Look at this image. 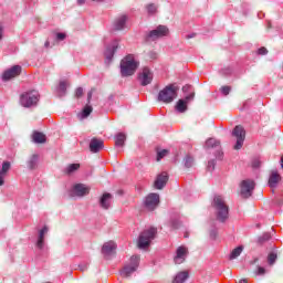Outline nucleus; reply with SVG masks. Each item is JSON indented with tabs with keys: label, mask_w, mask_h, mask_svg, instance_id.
<instances>
[{
	"label": "nucleus",
	"mask_w": 283,
	"mask_h": 283,
	"mask_svg": "<svg viewBox=\"0 0 283 283\" xmlns=\"http://www.w3.org/2000/svg\"><path fill=\"white\" fill-rule=\"evenodd\" d=\"M212 206L217 211V220L219 222H227L229 219V206L227 201L221 196H214Z\"/></svg>",
	"instance_id": "nucleus-1"
},
{
	"label": "nucleus",
	"mask_w": 283,
	"mask_h": 283,
	"mask_svg": "<svg viewBox=\"0 0 283 283\" xmlns=\"http://www.w3.org/2000/svg\"><path fill=\"white\" fill-rule=\"evenodd\" d=\"M138 70V62L134 60V55H127L120 62L122 76H132Z\"/></svg>",
	"instance_id": "nucleus-2"
},
{
	"label": "nucleus",
	"mask_w": 283,
	"mask_h": 283,
	"mask_svg": "<svg viewBox=\"0 0 283 283\" xmlns=\"http://www.w3.org/2000/svg\"><path fill=\"white\" fill-rule=\"evenodd\" d=\"M178 98V86L170 84L161 90L158 94V101L161 103H174V99Z\"/></svg>",
	"instance_id": "nucleus-3"
},
{
	"label": "nucleus",
	"mask_w": 283,
	"mask_h": 283,
	"mask_svg": "<svg viewBox=\"0 0 283 283\" xmlns=\"http://www.w3.org/2000/svg\"><path fill=\"white\" fill-rule=\"evenodd\" d=\"M156 233H158V230L156 228H150L148 230L143 231L138 238V248L147 249V247L151 244V240L156 238Z\"/></svg>",
	"instance_id": "nucleus-4"
},
{
	"label": "nucleus",
	"mask_w": 283,
	"mask_h": 283,
	"mask_svg": "<svg viewBox=\"0 0 283 283\" xmlns=\"http://www.w3.org/2000/svg\"><path fill=\"white\" fill-rule=\"evenodd\" d=\"M232 136L237 138V143L233 146V149H235L237 151L242 149L244 140L247 138V130H244V127L242 125H237L232 130Z\"/></svg>",
	"instance_id": "nucleus-5"
},
{
	"label": "nucleus",
	"mask_w": 283,
	"mask_h": 283,
	"mask_svg": "<svg viewBox=\"0 0 283 283\" xmlns=\"http://www.w3.org/2000/svg\"><path fill=\"white\" fill-rule=\"evenodd\" d=\"M20 103L22 107H32V105H36V103H39V92L32 91L23 93L20 96Z\"/></svg>",
	"instance_id": "nucleus-6"
},
{
	"label": "nucleus",
	"mask_w": 283,
	"mask_h": 283,
	"mask_svg": "<svg viewBox=\"0 0 283 283\" xmlns=\"http://www.w3.org/2000/svg\"><path fill=\"white\" fill-rule=\"evenodd\" d=\"M255 189V181L251 179L242 180L240 184V195L242 198H251Z\"/></svg>",
	"instance_id": "nucleus-7"
},
{
	"label": "nucleus",
	"mask_w": 283,
	"mask_h": 283,
	"mask_svg": "<svg viewBox=\"0 0 283 283\" xmlns=\"http://www.w3.org/2000/svg\"><path fill=\"white\" fill-rule=\"evenodd\" d=\"M138 262H140V256L138 255H133L130 258V264L125 265L124 269L120 271L122 277H129L136 269H138Z\"/></svg>",
	"instance_id": "nucleus-8"
},
{
	"label": "nucleus",
	"mask_w": 283,
	"mask_h": 283,
	"mask_svg": "<svg viewBox=\"0 0 283 283\" xmlns=\"http://www.w3.org/2000/svg\"><path fill=\"white\" fill-rule=\"evenodd\" d=\"M169 34V29L166 25H159L156 30H153L148 34V39L150 41H156L157 39H163V36H167Z\"/></svg>",
	"instance_id": "nucleus-9"
},
{
	"label": "nucleus",
	"mask_w": 283,
	"mask_h": 283,
	"mask_svg": "<svg viewBox=\"0 0 283 283\" xmlns=\"http://www.w3.org/2000/svg\"><path fill=\"white\" fill-rule=\"evenodd\" d=\"M153 81H154V73H151V70H149V67L145 66L142 71V73L139 74L140 85H143L145 87V86L151 84Z\"/></svg>",
	"instance_id": "nucleus-10"
},
{
	"label": "nucleus",
	"mask_w": 283,
	"mask_h": 283,
	"mask_svg": "<svg viewBox=\"0 0 283 283\" xmlns=\"http://www.w3.org/2000/svg\"><path fill=\"white\" fill-rule=\"evenodd\" d=\"M160 203V196L158 193H150L146 197L145 207L148 211H154Z\"/></svg>",
	"instance_id": "nucleus-11"
},
{
	"label": "nucleus",
	"mask_w": 283,
	"mask_h": 283,
	"mask_svg": "<svg viewBox=\"0 0 283 283\" xmlns=\"http://www.w3.org/2000/svg\"><path fill=\"white\" fill-rule=\"evenodd\" d=\"M21 75V66L14 65L11 69L4 71L2 74V81H11V78H17Z\"/></svg>",
	"instance_id": "nucleus-12"
},
{
	"label": "nucleus",
	"mask_w": 283,
	"mask_h": 283,
	"mask_svg": "<svg viewBox=\"0 0 283 283\" xmlns=\"http://www.w3.org/2000/svg\"><path fill=\"white\" fill-rule=\"evenodd\" d=\"M187 255H189V250L181 245L177 248L176 255L174 258L175 264H182L185 260H187Z\"/></svg>",
	"instance_id": "nucleus-13"
},
{
	"label": "nucleus",
	"mask_w": 283,
	"mask_h": 283,
	"mask_svg": "<svg viewBox=\"0 0 283 283\" xmlns=\"http://www.w3.org/2000/svg\"><path fill=\"white\" fill-rule=\"evenodd\" d=\"M102 253L107 258V255H113V253H116V242L114 241H107L102 247Z\"/></svg>",
	"instance_id": "nucleus-14"
},
{
	"label": "nucleus",
	"mask_w": 283,
	"mask_h": 283,
	"mask_svg": "<svg viewBox=\"0 0 283 283\" xmlns=\"http://www.w3.org/2000/svg\"><path fill=\"white\" fill-rule=\"evenodd\" d=\"M168 181H169V175H167V172H161L160 175L157 176V179L155 180L154 186L157 189H163Z\"/></svg>",
	"instance_id": "nucleus-15"
},
{
	"label": "nucleus",
	"mask_w": 283,
	"mask_h": 283,
	"mask_svg": "<svg viewBox=\"0 0 283 283\" xmlns=\"http://www.w3.org/2000/svg\"><path fill=\"white\" fill-rule=\"evenodd\" d=\"M91 188L85 186L84 184H77L74 186V193L78 196V198H83V196L90 195Z\"/></svg>",
	"instance_id": "nucleus-16"
},
{
	"label": "nucleus",
	"mask_w": 283,
	"mask_h": 283,
	"mask_svg": "<svg viewBox=\"0 0 283 283\" xmlns=\"http://www.w3.org/2000/svg\"><path fill=\"white\" fill-rule=\"evenodd\" d=\"M112 193L109 192H105L102 195V197L99 198V206L102 207V209H109V207H112Z\"/></svg>",
	"instance_id": "nucleus-17"
},
{
	"label": "nucleus",
	"mask_w": 283,
	"mask_h": 283,
	"mask_svg": "<svg viewBox=\"0 0 283 283\" xmlns=\"http://www.w3.org/2000/svg\"><path fill=\"white\" fill-rule=\"evenodd\" d=\"M31 138L33 143H35L36 145H43L48 142V137L42 132H39V130H34L32 133Z\"/></svg>",
	"instance_id": "nucleus-18"
},
{
	"label": "nucleus",
	"mask_w": 283,
	"mask_h": 283,
	"mask_svg": "<svg viewBox=\"0 0 283 283\" xmlns=\"http://www.w3.org/2000/svg\"><path fill=\"white\" fill-rule=\"evenodd\" d=\"M101 149H103V139H98V138L91 139L90 151H92V154H98Z\"/></svg>",
	"instance_id": "nucleus-19"
},
{
	"label": "nucleus",
	"mask_w": 283,
	"mask_h": 283,
	"mask_svg": "<svg viewBox=\"0 0 283 283\" xmlns=\"http://www.w3.org/2000/svg\"><path fill=\"white\" fill-rule=\"evenodd\" d=\"M281 180H282V177L280 176V174L273 170L269 178V185L273 189V187H277V182H280Z\"/></svg>",
	"instance_id": "nucleus-20"
},
{
	"label": "nucleus",
	"mask_w": 283,
	"mask_h": 283,
	"mask_svg": "<svg viewBox=\"0 0 283 283\" xmlns=\"http://www.w3.org/2000/svg\"><path fill=\"white\" fill-rule=\"evenodd\" d=\"M187 280H189V272L181 271L175 275L172 283H185Z\"/></svg>",
	"instance_id": "nucleus-21"
},
{
	"label": "nucleus",
	"mask_w": 283,
	"mask_h": 283,
	"mask_svg": "<svg viewBox=\"0 0 283 283\" xmlns=\"http://www.w3.org/2000/svg\"><path fill=\"white\" fill-rule=\"evenodd\" d=\"M125 23H127V15H119L114 22L115 30H123L125 28Z\"/></svg>",
	"instance_id": "nucleus-22"
},
{
	"label": "nucleus",
	"mask_w": 283,
	"mask_h": 283,
	"mask_svg": "<svg viewBox=\"0 0 283 283\" xmlns=\"http://www.w3.org/2000/svg\"><path fill=\"white\" fill-rule=\"evenodd\" d=\"M38 163H39V156L36 154H33L29 157L27 161V167L31 170L36 169Z\"/></svg>",
	"instance_id": "nucleus-23"
},
{
	"label": "nucleus",
	"mask_w": 283,
	"mask_h": 283,
	"mask_svg": "<svg viewBox=\"0 0 283 283\" xmlns=\"http://www.w3.org/2000/svg\"><path fill=\"white\" fill-rule=\"evenodd\" d=\"M118 50V44H114L113 46H109L105 51V57L107 61H112L114 59V54H116V51Z\"/></svg>",
	"instance_id": "nucleus-24"
},
{
	"label": "nucleus",
	"mask_w": 283,
	"mask_h": 283,
	"mask_svg": "<svg viewBox=\"0 0 283 283\" xmlns=\"http://www.w3.org/2000/svg\"><path fill=\"white\" fill-rule=\"evenodd\" d=\"M45 233H48V227H44L42 230H40L39 239L36 242L38 249H43V242L45 240Z\"/></svg>",
	"instance_id": "nucleus-25"
},
{
	"label": "nucleus",
	"mask_w": 283,
	"mask_h": 283,
	"mask_svg": "<svg viewBox=\"0 0 283 283\" xmlns=\"http://www.w3.org/2000/svg\"><path fill=\"white\" fill-rule=\"evenodd\" d=\"M78 169H81V164H70L66 166L64 174L72 176V174H74V171H78Z\"/></svg>",
	"instance_id": "nucleus-26"
},
{
	"label": "nucleus",
	"mask_w": 283,
	"mask_h": 283,
	"mask_svg": "<svg viewBox=\"0 0 283 283\" xmlns=\"http://www.w3.org/2000/svg\"><path fill=\"white\" fill-rule=\"evenodd\" d=\"M125 140H127V136L123 133L117 134L115 137V145L117 147H125Z\"/></svg>",
	"instance_id": "nucleus-27"
},
{
	"label": "nucleus",
	"mask_w": 283,
	"mask_h": 283,
	"mask_svg": "<svg viewBox=\"0 0 283 283\" xmlns=\"http://www.w3.org/2000/svg\"><path fill=\"white\" fill-rule=\"evenodd\" d=\"M176 109L180 114H184V112H187V102L185 99H179L177 102Z\"/></svg>",
	"instance_id": "nucleus-28"
},
{
	"label": "nucleus",
	"mask_w": 283,
	"mask_h": 283,
	"mask_svg": "<svg viewBox=\"0 0 283 283\" xmlns=\"http://www.w3.org/2000/svg\"><path fill=\"white\" fill-rule=\"evenodd\" d=\"M242 251H243L242 247H238L233 249L232 252L230 253V260H235L237 258H240V255L242 254Z\"/></svg>",
	"instance_id": "nucleus-29"
},
{
	"label": "nucleus",
	"mask_w": 283,
	"mask_h": 283,
	"mask_svg": "<svg viewBox=\"0 0 283 283\" xmlns=\"http://www.w3.org/2000/svg\"><path fill=\"white\" fill-rule=\"evenodd\" d=\"M220 146V142H218L217 139L214 138H209L207 142H206V147L208 149H211V147H219Z\"/></svg>",
	"instance_id": "nucleus-30"
},
{
	"label": "nucleus",
	"mask_w": 283,
	"mask_h": 283,
	"mask_svg": "<svg viewBox=\"0 0 283 283\" xmlns=\"http://www.w3.org/2000/svg\"><path fill=\"white\" fill-rule=\"evenodd\" d=\"M184 165H185L186 169H191V167H193V159L189 156H186L184 158Z\"/></svg>",
	"instance_id": "nucleus-31"
},
{
	"label": "nucleus",
	"mask_w": 283,
	"mask_h": 283,
	"mask_svg": "<svg viewBox=\"0 0 283 283\" xmlns=\"http://www.w3.org/2000/svg\"><path fill=\"white\" fill-rule=\"evenodd\" d=\"M276 260H277V253L272 252L268 255V262H269L270 266H273V264H275Z\"/></svg>",
	"instance_id": "nucleus-32"
},
{
	"label": "nucleus",
	"mask_w": 283,
	"mask_h": 283,
	"mask_svg": "<svg viewBox=\"0 0 283 283\" xmlns=\"http://www.w3.org/2000/svg\"><path fill=\"white\" fill-rule=\"evenodd\" d=\"M146 8H147L148 14H156V12L158 10L156 4H154V3L148 4Z\"/></svg>",
	"instance_id": "nucleus-33"
},
{
	"label": "nucleus",
	"mask_w": 283,
	"mask_h": 283,
	"mask_svg": "<svg viewBox=\"0 0 283 283\" xmlns=\"http://www.w3.org/2000/svg\"><path fill=\"white\" fill-rule=\"evenodd\" d=\"M59 91L62 92V94H65V92H67V81L60 82Z\"/></svg>",
	"instance_id": "nucleus-34"
},
{
	"label": "nucleus",
	"mask_w": 283,
	"mask_h": 283,
	"mask_svg": "<svg viewBox=\"0 0 283 283\" xmlns=\"http://www.w3.org/2000/svg\"><path fill=\"white\" fill-rule=\"evenodd\" d=\"M92 106H86L84 109H83V113H82V116L83 118H87V116H90V114H92Z\"/></svg>",
	"instance_id": "nucleus-35"
},
{
	"label": "nucleus",
	"mask_w": 283,
	"mask_h": 283,
	"mask_svg": "<svg viewBox=\"0 0 283 283\" xmlns=\"http://www.w3.org/2000/svg\"><path fill=\"white\" fill-rule=\"evenodd\" d=\"M167 154H169V150H167V149L160 150V151L157 154V160H158V161L163 160V158H165V156H167Z\"/></svg>",
	"instance_id": "nucleus-36"
},
{
	"label": "nucleus",
	"mask_w": 283,
	"mask_h": 283,
	"mask_svg": "<svg viewBox=\"0 0 283 283\" xmlns=\"http://www.w3.org/2000/svg\"><path fill=\"white\" fill-rule=\"evenodd\" d=\"M8 171H10V161H4L2 164L1 174H8Z\"/></svg>",
	"instance_id": "nucleus-37"
},
{
	"label": "nucleus",
	"mask_w": 283,
	"mask_h": 283,
	"mask_svg": "<svg viewBox=\"0 0 283 283\" xmlns=\"http://www.w3.org/2000/svg\"><path fill=\"white\" fill-rule=\"evenodd\" d=\"M220 90L223 96H229V94L231 93V86H222Z\"/></svg>",
	"instance_id": "nucleus-38"
},
{
	"label": "nucleus",
	"mask_w": 283,
	"mask_h": 283,
	"mask_svg": "<svg viewBox=\"0 0 283 283\" xmlns=\"http://www.w3.org/2000/svg\"><path fill=\"white\" fill-rule=\"evenodd\" d=\"M269 240H271V234L265 233L262 237L259 238V242H269Z\"/></svg>",
	"instance_id": "nucleus-39"
},
{
	"label": "nucleus",
	"mask_w": 283,
	"mask_h": 283,
	"mask_svg": "<svg viewBox=\"0 0 283 283\" xmlns=\"http://www.w3.org/2000/svg\"><path fill=\"white\" fill-rule=\"evenodd\" d=\"M208 169L210 171H213V169H216V160L208 161Z\"/></svg>",
	"instance_id": "nucleus-40"
},
{
	"label": "nucleus",
	"mask_w": 283,
	"mask_h": 283,
	"mask_svg": "<svg viewBox=\"0 0 283 283\" xmlns=\"http://www.w3.org/2000/svg\"><path fill=\"white\" fill-rule=\"evenodd\" d=\"M76 98H81L83 96V87H77L75 91Z\"/></svg>",
	"instance_id": "nucleus-41"
},
{
	"label": "nucleus",
	"mask_w": 283,
	"mask_h": 283,
	"mask_svg": "<svg viewBox=\"0 0 283 283\" xmlns=\"http://www.w3.org/2000/svg\"><path fill=\"white\" fill-rule=\"evenodd\" d=\"M94 92H96V88H91V91L88 92V94H87V101H88V103L92 101V94H94Z\"/></svg>",
	"instance_id": "nucleus-42"
},
{
	"label": "nucleus",
	"mask_w": 283,
	"mask_h": 283,
	"mask_svg": "<svg viewBox=\"0 0 283 283\" xmlns=\"http://www.w3.org/2000/svg\"><path fill=\"white\" fill-rule=\"evenodd\" d=\"M264 273H266V270L262 266L258 268V275H264Z\"/></svg>",
	"instance_id": "nucleus-43"
},
{
	"label": "nucleus",
	"mask_w": 283,
	"mask_h": 283,
	"mask_svg": "<svg viewBox=\"0 0 283 283\" xmlns=\"http://www.w3.org/2000/svg\"><path fill=\"white\" fill-rule=\"evenodd\" d=\"M259 54L261 55L269 54V50H266V48H261L259 49Z\"/></svg>",
	"instance_id": "nucleus-44"
},
{
	"label": "nucleus",
	"mask_w": 283,
	"mask_h": 283,
	"mask_svg": "<svg viewBox=\"0 0 283 283\" xmlns=\"http://www.w3.org/2000/svg\"><path fill=\"white\" fill-rule=\"evenodd\" d=\"M56 39H57L59 41H64V39H65V33H57V34H56Z\"/></svg>",
	"instance_id": "nucleus-45"
},
{
	"label": "nucleus",
	"mask_w": 283,
	"mask_h": 283,
	"mask_svg": "<svg viewBox=\"0 0 283 283\" xmlns=\"http://www.w3.org/2000/svg\"><path fill=\"white\" fill-rule=\"evenodd\" d=\"M193 96H196V94H190V95H188V96H186V103H189V101H193Z\"/></svg>",
	"instance_id": "nucleus-46"
},
{
	"label": "nucleus",
	"mask_w": 283,
	"mask_h": 283,
	"mask_svg": "<svg viewBox=\"0 0 283 283\" xmlns=\"http://www.w3.org/2000/svg\"><path fill=\"white\" fill-rule=\"evenodd\" d=\"M210 237H212V239L216 240V238H218V232L216 230H212L210 232Z\"/></svg>",
	"instance_id": "nucleus-47"
},
{
	"label": "nucleus",
	"mask_w": 283,
	"mask_h": 283,
	"mask_svg": "<svg viewBox=\"0 0 283 283\" xmlns=\"http://www.w3.org/2000/svg\"><path fill=\"white\" fill-rule=\"evenodd\" d=\"M179 226H180V223L172 222V229H178Z\"/></svg>",
	"instance_id": "nucleus-48"
},
{
	"label": "nucleus",
	"mask_w": 283,
	"mask_h": 283,
	"mask_svg": "<svg viewBox=\"0 0 283 283\" xmlns=\"http://www.w3.org/2000/svg\"><path fill=\"white\" fill-rule=\"evenodd\" d=\"M238 283H249L247 279H240Z\"/></svg>",
	"instance_id": "nucleus-49"
},
{
	"label": "nucleus",
	"mask_w": 283,
	"mask_h": 283,
	"mask_svg": "<svg viewBox=\"0 0 283 283\" xmlns=\"http://www.w3.org/2000/svg\"><path fill=\"white\" fill-rule=\"evenodd\" d=\"M78 6H83L85 3V0H77Z\"/></svg>",
	"instance_id": "nucleus-50"
},
{
	"label": "nucleus",
	"mask_w": 283,
	"mask_h": 283,
	"mask_svg": "<svg viewBox=\"0 0 283 283\" xmlns=\"http://www.w3.org/2000/svg\"><path fill=\"white\" fill-rule=\"evenodd\" d=\"M3 178L0 176V187H3Z\"/></svg>",
	"instance_id": "nucleus-51"
},
{
	"label": "nucleus",
	"mask_w": 283,
	"mask_h": 283,
	"mask_svg": "<svg viewBox=\"0 0 283 283\" xmlns=\"http://www.w3.org/2000/svg\"><path fill=\"white\" fill-rule=\"evenodd\" d=\"M193 36H196V34L187 35V39H193Z\"/></svg>",
	"instance_id": "nucleus-52"
},
{
	"label": "nucleus",
	"mask_w": 283,
	"mask_h": 283,
	"mask_svg": "<svg viewBox=\"0 0 283 283\" xmlns=\"http://www.w3.org/2000/svg\"><path fill=\"white\" fill-rule=\"evenodd\" d=\"M281 167L283 169V155L281 156Z\"/></svg>",
	"instance_id": "nucleus-53"
},
{
	"label": "nucleus",
	"mask_w": 283,
	"mask_h": 283,
	"mask_svg": "<svg viewBox=\"0 0 283 283\" xmlns=\"http://www.w3.org/2000/svg\"><path fill=\"white\" fill-rule=\"evenodd\" d=\"M1 32H2V30H1V28H0V40H1Z\"/></svg>",
	"instance_id": "nucleus-54"
},
{
	"label": "nucleus",
	"mask_w": 283,
	"mask_h": 283,
	"mask_svg": "<svg viewBox=\"0 0 283 283\" xmlns=\"http://www.w3.org/2000/svg\"><path fill=\"white\" fill-rule=\"evenodd\" d=\"M45 45H50V42H46Z\"/></svg>",
	"instance_id": "nucleus-55"
},
{
	"label": "nucleus",
	"mask_w": 283,
	"mask_h": 283,
	"mask_svg": "<svg viewBox=\"0 0 283 283\" xmlns=\"http://www.w3.org/2000/svg\"><path fill=\"white\" fill-rule=\"evenodd\" d=\"M185 238H189V235H188V234H185Z\"/></svg>",
	"instance_id": "nucleus-56"
},
{
	"label": "nucleus",
	"mask_w": 283,
	"mask_h": 283,
	"mask_svg": "<svg viewBox=\"0 0 283 283\" xmlns=\"http://www.w3.org/2000/svg\"><path fill=\"white\" fill-rule=\"evenodd\" d=\"M254 262H258V259H255V261Z\"/></svg>",
	"instance_id": "nucleus-57"
}]
</instances>
